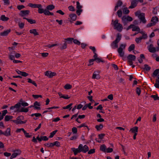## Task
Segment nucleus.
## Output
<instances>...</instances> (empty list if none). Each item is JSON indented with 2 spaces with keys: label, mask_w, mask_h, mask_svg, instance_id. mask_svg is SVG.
Segmentation results:
<instances>
[{
  "label": "nucleus",
  "mask_w": 159,
  "mask_h": 159,
  "mask_svg": "<svg viewBox=\"0 0 159 159\" xmlns=\"http://www.w3.org/2000/svg\"><path fill=\"white\" fill-rule=\"evenodd\" d=\"M111 24L114 26V29L118 31L119 32H121L122 31L123 27L122 25L120 23H119V21L116 19L115 20H112Z\"/></svg>",
  "instance_id": "nucleus-1"
},
{
  "label": "nucleus",
  "mask_w": 159,
  "mask_h": 159,
  "mask_svg": "<svg viewBox=\"0 0 159 159\" xmlns=\"http://www.w3.org/2000/svg\"><path fill=\"white\" fill-rule=\"evenodd\" d=\"M126 46V43L121 44L120 45L119 47L117 49V52L120 57H122L124 56L125 53L123 50L125 49Z\"/></svg>",
  "instance_id": "nucleus-2"
},
{
  "label": "nucleus",
  "mask_w": 159,
  "mask_h": 159,
  "mask_svg": "<svg viewBox=\"0 0 159 159\" xmlns=\"http://www.w3.org/2000/svg\"><path fill=\"white\" fill-rule=\"evenodd\" d=\"M135 15L138 17L142 23L145 24L146 23L147 20L145 19V16L144 13H141L140 12H137L135 13Z\"/></svg>",
  "instance_id": "nucleus-3"
},
{
  "label": "nucleus",
  "mask_w": 159,
  "mask_h": 159,
  "mask_svg": "<svg viewBox=\"0 0 159 159\" xmlns=\"http://www.w3.org/2000/svg\"><path fill=\"white\" fill-rule=\"evenodd\" d=\"M24 119V117L23 116H20L17 117L16 120H11L16 124H24L25 123L26 121H22Z\"/></svg>",
  "instance_id": "nucleus-4"
},
{
  "label": "nucleus",
  "mask_w": 159,
  "mask_h": 159,
  "mask_svg": "<svg viewBox=\"0 0 159 159\" xmlns=\"http://www.w3.org/2000/svg\"><path fill=\"white\" fill-rule=\"evenodd\" d=\"M21 106L20 102H18L14 106H12L10 108V110H12L14 112H20V108Z\"/></svg>",
  "instance_id": "nucleus-5"
},
{
  "label": "nucleus",
  "mask_w": 159,
  "mask_h": 159,
  "mask_svg": "<svg viewBox=\"0 0 159 159\" xmlns=\"http://www.w3.org/2000/svg\"><path fill=\"white\" fill-rule=\"evenodd\" d=\"M49 11V10H47V9L44 10L42 7L41 9L39 10V13L42 14L43 13L45 15L47 16L53 15V13L50 12Z\"/></svg>",
  "instance_id": "nucleus-6"
},
{
  "label": "nucleus",
  "mask_w": 159,
  "mask_h": 159,
  "mask_svg": "<svg viewBox=\"0 0 159 159\" xmlns=\"http://www.w3.org/2000/svg\"><path fill=\"white\" fill-rule=\"evenodd\" d=\"M79 148L81 152L84 153H86L89 150L88 146L86 145L83 146L82 144H80L79 145Z\"/></svg>",
  "instance_id": "nucleus-7"
},
{
  "label": "nucleus",
  "mask_w": 159,
  "mask_h": 159,
  "mask_svg": "<svg viewBox=\"0 0 159 159\" xmlns=\"http://www.w3.org/2000/svg\"><path fill=\"white\" fill-rule=\"evenodd\" d=\"M128 60V62L129 65H132V61H134L136 59V57L132 54H129L127 57Z\"/></svg>",
  "instance_id": "nucleus-8"
},
{
  "label": "nucleus",
  "mask_w": 159,
  "mask_h": 159,
  "mask_svg": "<svg viewBox=\"0 0 159 159\" xmlns=\"http://www.w3.org/2000/svg\"><path fill=\"white\" fill-rule=\"evenodd\" d=\"M130 29H132L133 31H139L140 28L138 26H135L133 24L130 25L127 28V30H128Z\"/></svg>",
  "instance_id": "nucleus-9"
},
{
  "label": "nucleus",
  "mask_w": 159,
  "mask_h": 159,
  "mask_svg": "<svg viewBox=\"0 0 159 159\" xmlns=\"http://www.w3.org/2000/svg\"><path fill=\"white\" fill-rule=\"evenodd\" d=\"M21 153V151L20 150H17L14 151V153L11 155L10 158L12 159L16 158L17 156L20 155Z\"/></svg>",
  "instance_id": "nucleus-10"
},
{
  "label": "nucleus",
  "mask_w": 159,
  "mask_h": 159,
  "mask_svg": "<svg viewBox=\"0 0 159 159\" xmlns=\"http://www.w3.org/2000/svg\"><path fill=\"white\" fill-rule=\"evenodd\" d=\"M28 6L33 8H38V12L39 13V10L41 9L42 7V6L40 4H34L32 3H30L28 4Z\"/></svg>",
  "instance_id": "nucleus-11"
},
{
  "label": "nucleus",
  "mask_w": 159,
  "mask_h": 159,
  "mask_svg": "<svg viewBox=\"0 0 159 159\" xmlns=\"http://www.w3.org/2000/svg\"><path fill=\"white\" fill-rule=\"evenodd\" d=\"M122 20L123 23H125L127 21H131L133 20L132 18L129 16H124L122 17Z\"/></svg>",
  "instance_id": "nucleus-12"
},
{
  "label": "nucleus",
  "mask_w": 159,
  "mask_h": 159,
  "mask_svg": "<svg viewBox=\"0 0 159 159\" xmlns=\"http://www.w3.org/2000/svg\"><path fill=\"white\" fill-rule=\"evenodd\" d=\"M56 73L54 72H52L50 71H47L45 73V75L48 76L49 78H51L55 75Z\"/></svg>",
  "instance_id": "nucleus-13"
},
{
  "label": "nucleus",
  "mask_w": 159,
  "mask_h": 159,
  "mask_svg": "<svg viewBox=\"0 0 159 159\" xmlns=\"http://www.w3.org/2000/svg\"><path fill=\"white\" fill-rule=\"evenodd\" d=\"M149 51L152 53H154L156 52V48L153 47L152 44H150L147 47Z\"/></svg>",
  "instance_id": "nucleus-14"
},
{
  "label": "nucleus",
  "mask_w": 159,
  "mask_h": 159,
  "mask_svg": "<svg viewBox=\"0 0 159 159\" xmlns=\"http://www.w3.org/2000/svg\"><path fill=\"white\" fill-rule=\"evenodd\" d=\"M30 12V11L29 10H22L20 11L19 15L21 16H24L28 15Z\"/></svg>",
  "instance_id": "nucleus-15"
},
{
  "label": "nucleus",
  "mask_w": 159,
  "mask_h": 159,
  "mask_svg": "<svg viewBox=\"0 0 159 159\" xmlns=\"http://www.w3.org/2000/svg\"><path fill=\"white\" fill-rule=\"evenodd\" d=\"M16 71L18 74L24 77H26L29 75L28 73H26L24 71H21L19 70L18 69L16 70Z\"/></svg>",
  "instance_id": "nucleus-16"
},
{
  "label": "nucleus",
  "mask_w": 159,
  "mask_h": 159,
  "mask_svg": "<svg viewBox=\"0 0 159 159\" xmlns=\"http://www.w3.org/2000/svg\"><path fill=\"white\" fill-rule=\"evenodd\" d=\"M99 71H94L93 73L92 76V78L93 79H99L100 78V76L99 74Z\"/></svg>",
  "instance_id": "nucleus-17"
},
{
  "label": "nucleus",
  "mask_w": 159,
  "mask_h": 159,
  "mask_svg": "<svg viewBox=\"0 0 159 159\" xmlns=\"http://www.w3.org/2000/svg\"><path fill=\"white\" fill-rule=\"evenodd\" d=\"M69 17L70 19V22H72L73 21L76 20L77 16L75 14H71L69 15Z\"/></svg>",
  "instance_id": "nucleus-18"
},
{
  "label": "nucleus",
  "mask_w": 159,
  "mask_h": 159,
  "mask_svg": "<svg viewBox=\"0 0 159 159\" xmlns=\"http://www.w3.org/2000/svg\"><path fill=\"white\" fill-rule=\"evenodd\" d=\"M11 32L10 29H8L0 33V35L1 36H5L8 35Z\"/></svg>",
  "instance_id": "nucleus-19"
},
{
  "label": "nucleus",
  "mask_w": 159,
  "mask_h": 159,
  "mask_svg": "<svg viewBox=\"0 0 159 159\" xmlns=\"http://www.w3.org/2000/svg\"><path fill=\"white\" fill-rule=\"evenodd\" d=\"M71 150L74 152V154L75 155H76L78 153L81 152L80 151V150L79 148V147L78 148H72L71 149Z\"/></svg>",
  "instance_id": "nucleus-20"
},
{
  "label": "nucleus",
  "mask_w": 159,
  "mask_h": 159,
  "mask_svg": "<svg viewBox=\"0 0 159 159\" xmlns=\"http://www.w3.org/2000/svg\"><path fill=\"white\" fill-rule=\"evenodd\" d=\"M138 2L135 0H133L131 2V5L129 7V8H134L137 5Z\"/></svg>",
  "instance_id": "nucleus-21"
},
{
  "label": "nucleus",
  "mask_w": 159,
  "mask_h": 159,
  "mask_svg": "<svg viewBox=\"0 0 159 159\" xmlns=\"http://www.w3.org/2000/svg\"><path fill=\"white\" fill-rule=\"evenodd\" d=\"M118 42L115 40L111 44V46L113 49H115L118 47Z\"/></svg>",
  "instance_id": "nucleus-22"
},
{
  "label": "nucleus",
  "mask_w": 159,
  "mask_h": 159,
  "mask_svg": "<svg viewBox=\"0 0 159 159\" xmlns=\"http://www.w3.org/2000/svg\"><path fill=\"white\" fill-rule=\"evenodd\" d=\"M10 130V128H8L4 132H3V135L6 136H10L11 135Z\"/></svg>",
  "instance_id": "nucleus-23"
},
{
  "label": "nucleus",
  "mask_w": 159,
  "mask_h": 159,
  "mask_svg": "<svg viewBox=\"0 0 159 159\" xmlns=\"http://www.w3.org/2000/svg\"><path fill=\"white\" fill-rule=\"evenodd\" d=\"M13 117L12 116L6 115L5 118L4 120L5 121H9L11 120L13 118Z\"/></svg>",
  "instance_id": "nucleus-24"
},
{
  "label": "nucleus",
  "mask_w": 159,
  "mask_h": 159,
  "mask_svg": "<svg viewBox=\"0 0 159 159\" xmlns=\"http://www.w3.org/2000/svg\"><path fill=\"white\" fill-rule=\"evenodd\" d=\"M130 131L134 133H137L138 131V127L137 126L134 127L130 129Z\"/></svg>",
  "instance_id": "nucleus-25"
},
{
  "label": "nucleus",
  "mask_w": 159,
  "mask_h": 159,
  "mask_svg": "<svg viewBox=\"0 0 159 159\" xmlns=\"http://www.w3.org/2000/svg\"><path fill=\"white\" fill-rule=\"evenodd\" d=\"M121 38V35L119 33H118L116 35V38L115 40L116 42L119 43L120 41V40Z\"/></svg>",
  "instance_id": "nucleus-26"
},
{
  "label": "nucleus",
  "mask_w": 159,
  "mask_h": 159,
  "mask_svg": "<svg viewBox=\"0 0 159 159\" xmlns=\"http://www.w3.org/2000/svg\"><path fill=\"white\" fill-rule=\"evenodd\" d=\"M107 147L104 144L100 146V150L102 152H106Z\"/></svg>",
  "instance_id": "nucleus-27"
},
{
  "label": "nucleus",
  "mask_w": 159,
  "mask_h": 159,
  "mask_svg": "<svg viewBox=\"0 0 159 159\" xmlns=\"http://www.w3.org/2000/svg\"><path fill=\"white\" fill-rule=\"evenodd\" d=\"M40 103L37 102H36L34 103V107L35 109H40L39 106H40Z\"/></svg>",
  "instance_id": "nucleus-28"
},
{
  "label": "nucleus",
  "mask_w": 159,
  "mask_h": 159,
  "mask_svg": "<svg viewBox=\"0 0 159 159\" xmlns=\"http://www.w3.org/2000/svg\"><path fill=\"white\" fill-rule=\"evenodd\" d=\"M24 19L26 20L27 21L31 24H33L36 23V21L34 20H32L31 19H29L25 17L23 18Z\"/></svg>",
  "instance_id": "nucleus-29"
},
{
  "label": "nucleus",
  "mask_w": 159,
  "mask_h": 159,
  "mask_svg": "<svg viewBox=\"0 0 159 159\" xmlns=\"http://www.w3.org/2000/svg\"><path fill=\"white\" fill-rule=\"evenodd\" d=\"M103 126L102 124H100L99 125H96L95 128L97 131H99L102 129L103 128Z\"/></svg>",
  "instance_id": "nucleus-30"
},
{
  "label": "nucleus",
  "mask_w": 159,
  "mask_h": 159,
  "mask_svg": "<svg viewBox=\"0 0 159 159\" xmlns=\"http://www.w3.org/2000/svg\"><path fill=\"white\" fill-rule=\"evenodd\" d=\"M55 8V6L53 5H48L46 7V9L48 10L52 11Z\"/></svg>",
  "instance_id": "nucleus-31"
},
{
  "label": "nucleus",
  "mask_w": 159,
  "mask_h": 159,
  "mask_svg": "<svg viewBox=\"0 0 159 159\" xmlns=\"http://www.w3.org/2000/svg\"><path fill=\"white\" fill-rule=\"evenodd\" d=\"M142 68L146 71H148L150 70L151 67L147 64L144 65Z\"/></svg>",
  "instance_id": "nucleus-32"
},
{
  "label": "nucleus",
  "mask_w": 159,
  "mask_h": 159,
  "mask_svg": "<svg viewBox=\"0 0 159 159\" xmlns=\"http://www.w3.org/2000/svg\"><path fill=\"white\" fill-rule=\"evenodd\" d=\"M9 19V18L5 16V15H2L1 17V20L2 21H7Z\"/></svg>",
  "instance_id": "nucleus-33"
},
{
  "label": "nucleus",
  "mask_w": 159,
  "mask_h": 159,
  "mask_svg": "<svg viewBox=\"0 0 159 159\" xmlns=\"http://www.w3.org/2000/svg\"><path fill=\"white\" fill-rule=\"evenodd\" d=\"M30 33L33 34L35 36L38 35L39 34L36 29H33L30 30Z\"/></svg>",
  "instance_id": "nucleus-34"
},
{
  "label": "nucleus",
  "mask_w": 159,
  "mask_h": 159,
  "mask_svg": "<svg viewBox=\"0 0 159 159\" xmlns=\"http://www.w3.org/2000/svg\"><path fill=\"white\" fill-rule=\"evenodd\" d=\"M159 73V69H156L153 72L152 76H156Z\"/></svg>",
  "instance_id": "nucleus-35"
},
{
  "label": "nucleus",
  "mask_w": 159,
  "mask_h": 159,
  "mask_svg": "<svg viewBox=\"0 0 159 159\" xmlns=\"http://www.w3.org/2000/svg\"><path fill=\"white\" fill-rule=\"evenodd\" d=\"M44 145L48 148H51L53 147V143H46L44 144Z\"/></svg>",
  "instance_id": "nucleus-36"
},
{
  "label": "nucleus",
  "mask_w": 159,
  "mask_h": 159,
  "mask_svg": "<svg viewBox=\"0 0 159 159\" xmlns=\"http://www.w3.org/2000/svg\"><path fill=\"white\" fill-rule=\"evenodd\" d=\"M28 83H30L33 84L35 87L37 86V84L36 83L34 82V81L32 80L30 78L28 79Z\"/></svg>",
  "instance_id": "nucleus-37"
},
{
  "label": "nucleus",
  "mask_w": 159,
  "mask_h": 159,
  "mask_svg": "<svg viewBox=\"0 0 159 159\" xmlns=\"http://www.w3.org/2000/svg\"><path fill=\"white\" fill-rule=\"evenodd\" d=\"M72 105L73 104L72 103H70V104L67 105L66 106L63 107V109H69V110H70L71 108V107Z\"/></svg>",
  "instance_id": "nucleus-38"
},
{
  "label": "nucleus",
  "mask_w": 159,
  "mask_h": 159,
  "mask_svg": "<svg viewBox=\"0 0 159 159\" xmlns=\"http://www.w3.org/2000/svg\"><path fill=\"white\" fill-rule=\"evenodd\" d=\"M158 21V18L156 16L152 17L151 20V21L154 23V24L156 23V22H157Z\"/></svg>",
  "instance_id": "nucleus-39"
},
{
  "label": "nucleus",
  "mask_w": 159,
  "mask_h": 159,
  "mask_svg": "<svg viewBox=\"0 0 159 159\" xmlns=\"http://www.w3.org/2000/svg\"><path fill=\"white\" fill-rule=\"evenodd\" d=\"M57 130H56L50 133V135L49 136V138H52L53 137V136L55 135L56 133L57 132Z\"/></svg>",
  "instance_id": "nucleus-40"
},
{
  "label": "nucleus",
  "mask_w": 159,
  "mask_h": 159,
  "mask_svg": "<svg viewBox=\"0 0 159 159\" xmlns=\"http://www.w3.org/2000/svg\"><path fill=\"white\" fill-rule=\"evenodd\" d=\"M135 45L134 44H131L128 48V51L129 52H131L134 49Z\"/></svg>",
  "instance_id": "nucleus-41"
},
{
  "label": "nucleus",
  "mask_w": 159,
  "mask_h": 159,
  "mask_svg": "<svg viewBox=\"0 0 159 159\" xmlns=\"http://www.w3.org/2000/svg\"><path fill=\"white\" fill-rule=\"evenodd\" d=\"M72 85L70 84H66L64 86V88L66 89H69L72 88Z\"/></svg>",
  "instance_id": "nucleus-42"
},
{
  "label": "nucleus",
  "mask_w": 159,
  "mask_h": 159,
  "mask_svg": "<svg viewBox=\"0 0 159 159\" xmlns=\"http://www.w3.org/2000/svg\"><path fill=\"white\" fill-rule=\"evenodd\" d=\"M151 97L154 99V100H159V97L157 95H152L151 96Z\"/></svg>",
  "instance_id": "nucleus-43"
},
{
  "label": "nucleus",
  "mask_w": 159,
  "mask_h": 159,
  "mask_svg": "<svg viewBox=\"0 0 159 159\" xmlns=\"http://www.w3.org/2000/svg\"><path fill=\"white\" fill-rule=\"evenodd\" d=\"M29 111L28 109L27 108H22L21 109H20V112H27Z\"/></svg>",
  "instance_id": "nucleus-44"
},
{
  "label": "nucleus",
  "mask_w": 159,
  "mask_h": 159,
  "mask_svg": "<svg viewBox=\"0 0 159 159\" xmlns=\"http://www.w3.org/2000/svg\"><path fill=\"white\" fill-rule=\"evenodd\" d=\"M142 39V38L140 37H139L136 38L135 41L137 43H139L141 42Z\"/></svg>",
  "instance_id": "nucleus-45"
},
{
  "label": "nucleus",
  "mask_w": 159,
  "mask_h": 159,
  "mask_svg": "<svg viewBox=\"0 0 159 159\" xmlns=\"http://www.w3.org/2000/svg\"><path fill=\"white\" fill-rule=\"evenodd\" d=\"M53 146H56L57 147H59L60 146V143L58 141H56L53 143Z\"/></svg>",
  "instance_id": "nucleus-46"
},
{
  "label": "nucleus",
  "mask_w": 159,
  "mask_h": 159,
  "mask_svg": "<svg viewBox=\"0 0 159 159\" xmlns=\"http://www.w3.org/2000/svg\"><path fill=\"white\" fill-rule=\"evenodd\" d=\"M154 86L156 88L159 89V80H156Z\"/></svg>",
  "instance_id": "nucleus-47"
},
{
  "label": "nucleus",
  "mask_w": 159,
  "mask_h": 159,
  "mask_svg": "<svg viewBox=\"0 0 159 159\" xmlns=\"http://www.w3.org/2000/svg\"><path fill=\"white\" fill-rule=\"evenodd\" d=\"M76 8L77 9H81L82 8V6L80 4V2L77 1L76 2Z\"/></svg>",
  "instance_id": "nucleus-48"
},
{
  "label": "nucleus",
  "mask_w": 159,
  "mask_h": 159,
  "mask_svg": "<svg viewBox=\"0 0 159 159\" xmlns=\"http://www.w3.org/2000/svg\"><path fill=\"white\" fill-rule=\"evenodd\" d=\"M123 13L124 14H128L129 11L127 8H125L124 9L123 11Z\"/></svg>",
  "instance_id": "nucleus-49"
},
{
  "label": "nucleus",
  "mask_w": 159,
  "mask_h": 159,
  "mask_svg": "<svg viewBox=\"0 0 159 159\" xmlns=\"http://www.w3.org/2000/svg\"><path fill=\"white\" fill-rule=\"evenodd\" d=\"M88 153L89 154H93L95 152V149L94 148H93L90 149V150L88 151Z\"/></svg>",
  "instance_id": "nucleus-50"
},
{
  "label": "nucleus",
  "mask_w": 159,
  "mask_h": 159,
  "mask_svg": "<svg viewBox=\"0 0 159 159\" xmlns=\"http://www.w3.org/2000/svg\"><path fill=\"white\" fill-rule=\"evenodd\" d=\"M136 92L137 94L138 95H139L141 93V91L140 88L139 87L137 88Z\"/></svg>",
  "instance_id": "nucleus-51"
},
{
  "label": "nucleus",
  "mask_w": 159,
  "mask_h": 159,
  "mask_svg": "<svg viewBox=\"0 0 159 159\" xmlns=\"http://www.w3.org/2000/svg\"><path fill=\"white\" fill-rule=\"evenodd\" d=\"M113 149L112 148H106V152L107 153H111L112 152Z\"/></svg>",
  "instance_id": "nucleus-52"
},
{
  "label": "nucleus",
  "mask_w": 159,
  "mask_h": 159,
  "mask_svg": "<svg viewBox=\"0 0 159 159\" xmlns=\"http://www.w3.org/2000/svg\"><path fill=\"white\" fill-rule=\"evenodd\" d=\"M21 105L23 107H26L29 105V104L26 102L24 101H22L21 103Z\"/></svg>",
  "instance_id": "nucleus-53"
},
{
  "label": "nucleus",
  "mask_w": 159,
  "mask_h": 159,
  "mask_svg": "<svg viewBox=\"0 0 159 159\" xmlns=\"http://www.w3.org/2000/svg\"><path fill=\"white\" fill-rule=\"evenodd\" d=\"M41 114L39 113H35L32 114L31 115V116H35L36 117H38L40 116H41Z\"/></svg>",
  "instance_id": "nucleus-54"
},
{
  "label": "nucleus",
  "mask_w": 159,
  "mask_h": 159,
  "mask_svg": "<svg viewBox=\"0 0 159 159\" xmlns=\"http://www.w3.org/2000/svg\"><path fill=\"white\" fill-rule=\"evenodd\" d=\"M12 53L14 54H15V57L16 58H18L20 57L21 55L19 53H15V52L14 51H13Z\"/></svg>",
  "instance_id": "nucleus-55"
},
{
  "label": "nucleus",
  "mask_w": 159,
  "mask_h": 159,
  "mask_svg": "<svg viewBox=\"0 0 159 159\" xmlns=\"http://www.w3.org/2000/svg\"><path fill=\"white\" fill-rule=\"evenodd\" d=\"M117 15L119 17H121L122 16V12L121 10H119L117 12Z\"/></svg>",
  "instance_id": "nucleus-56"
},
{
  "label": "nucleus",
  "mask_w": 159,
  "mask_h": 159,
  "mask_svg": "<svg viewBox=\"0 0 159 159\" xmlns=\"http://www.w3.org/2000/svg\"><path fill=\"white\" fill-rule=\"evenodd\" d=\"M74 43L75 44L80 45V42L76 39H74L73 40Z\"/></svg>",
  "instance_id": "nucleus-57"
},
{
  "label": "nucleus",
  "mask_w": 159,
  "mask_h": 159,
  "mask_svg": "<svg viewBox=\"0 0 159 159\" xmlns=\"http://www.w3.org/2000/svg\"><path fill=\"white\" fill-rule=\"evenodd\" d=\"M25 7L23 5H18L17 6V9L19 10H21Z\"/></svg>",
  "instance_id": "nucleus-58"
},
{
  "label": "nucleus",
  "mask_w": 159,
  "mask_h": 159,
  "mask_svg": "<svg viewBox=\"0 0 159 159\" xmlns=\"http://www.w3.org/2000/svg\"><path fill=\"white\" fill-rule=\"evenodd\" d=\"M33 97L35 99H37L39 97L42 98V96L41 95H32Z\"/></svg>",
  "instance_id": "nucleus-59"
},
{
  "label": "nucleus",
  "mask_w": 159,
  "mask_h": 159,
  "mask_svg": "<svg viewBox=\"0 0 159 159\" xmlns=\"http://www.w3.org/2000/svg\"><path fill=\"white\" fill-rule=\"evenodd\" d=\"M95 61H96L97 63H99L101 62H103V61L102 60V59L98 57L95 59Z\"/></svg>",
  "instance_id": "nucleus-60"
},
{
  "label": "nucleus",
  "mask_w": 159,
  "mask_h": 159,
  "mask_svg": "<svg viewBox=\"0 0 159 159\" xmlns=\"http://www.w3.org/2000/svg\"><path fill=\"white\" fill-rule=\"evenodd\" d=\"M72 132L74 134H76L77 132V129L75 127H73L72 128Z\"/></svg>",
  "instance_id": "nucleus-61"
},
{
  "label": "nucleus",
  "mask_w": 159,
  "mask_h": 159,
  "mask_svg": "<svg viewBox=\"0 0 159 159\" xmlns=\"http://www.w3.org/2000/svg\"><path fill=\"white\" fill-rule=\"evenodd\" d=\"M77 137L78 136L77 135H74L73 136L71 137L70 138V139L71 140H75L77 138Z\"/></svg>",
  "instance_id": "nucleus-62"
},
{
  "label": "nucleus",
  "mask_w": 159,
  "mask_h": 159,
  "mask_svg": "<svg viewBox=\"0 0 159 159\" xmlns=\"http://www.w3.org/2000/svg\"><path fill=\"white\" fill-rule=\"evenodd\" d=\"M122 1H121L120 0H119L118 1V2L116 4V6H117V7H120V6H121L122 5Z\"/></svg>",
  "instance_id": "nucleus-63"
},
{
  "label": "nucleus",
  "mask_w": 159,
  "mask_h": 159,
  "mask_svg": "<svg viewBox=\"0 0 159 159\" xmlns=\"http://www.w3.org/2000/svg\"><path fill=\"white\" fill-rule=\"evenodd\" d=\"M9 57L10 59L11 60H14L15 56L14 55L10 54L9 55Z\"/></svg>",
  "instance_id": "nucleus-64"
}]
</instances>
